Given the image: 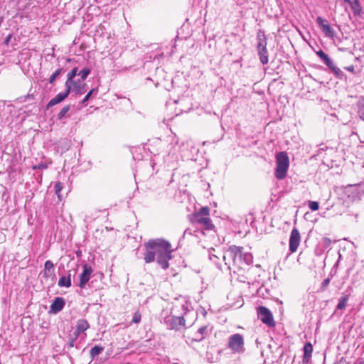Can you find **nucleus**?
<instances>
[{"instance_id": "obj_1", "label": "nucleus", "mask_w": 364, "mask_h": 364, "mask_svg": "<svg viewBox=\"0 0 364 364\" xmlns=\"http://www.w3.org/2000/svg\"><path fill=\"white\" fill-rule=\"evenodd\" d=\"M145 253L144 259L146 263H150L155 260L157 255V262L164 269L169 267L168 260L171 259V245L164 239L149 240L144 244Z\"/></svg>"}, {"instance_id": "obj_2", "label": "nucleus", "mask_w": 364, "mask_h": 364, "mask_svg": "<svg viewBox=\"0 0 364 364\" xmlns=\"http://www.w3.org/2000/svg\"><path fill=\"white\" fill-rule=\"evenodd\" d=\"M189 220L193 225H200L205 230H213L215 225L210 217V208L203 206L198 211H195L188 215Z\"/></svg>"}, {"instance_id": "obj_3", "label": "nucleus", "mask_w": 364, "mask_h": 364, "mask_svg": "<svg viewBox=\"0 0 364 364\" xmlns=\"http://www.w3.org/2000/svg\"><path fill=\"white\" fill-rule=\"evenodd\" d=\"M276 167L274 168V177L278 180H283L287 176L289 168V158L286 151L278 152L275 155Z\"/></svg>"}, {"instance_id": "obj_4", "label": "nucleus", "mask_w": 364, "mask_h": 364, "mask_svg": "<svg viewBox=\"0 0 364 364\" xmlns=\"http://www.w3.org/2000/svg\"><path fill=\"white\" fill-rule=\"evenodd\" d=\"M228 348L234 353L242 352L244 348L243 336L240 333L231 336L228 340Z\"/></svg>"}, {"instance_id": "obj_5", "label": "nucleus", "mask_w": 364, "mask_h": 364, "mask_svg": "<svg viewBox=\"0 0 364 364\" xmlns=\"http://www.w3.org/2000/svg\"><path fill=\"white\" fill-rule=\"evenodd\" d=\"M258 318L261 320L263 323L269 326H273V318L270 310L267 308L260 306L257 309Z\"/></svg>"}, {"instance_id": "obj_6", "label": "nucleus", "mask_w": 364, "mask_h": 364, "mask_svg": "<svg viewBox=\"0 0 364 364\" xmlns=\"http://www.w3.org/2000/svg\"><path fill=\"white\" fill-rule=\"evenodd\" d=\"M316 23L326 37L333 38L336 36L335 31L328 23L326 19L321 16L316 18Z\"/></svg>"}, {"instance_id": "obj_7", "label": "nucleus", "mask_w": 364, "mask_h": 364, "mask_svg": "<svg viewBox=\"0 0 364 364\" xmlns=\"http://www.w3.org/2000/svg\"><path fill=\"white\" fill-rule=\"evenodd\" d=\"M301 235L297 228H294L291 231L289 237V251L293 253L296 252L298 247L300 244Z\"/></svg>"}, {"instance_id": "obj_8", "label": "nucleus", "mask_w": 364, "mask_h": 364, "mask_svg": "<svg viewBox=\"0 0 364 364\" xmlns=\"http://www.w3.org/2000/svg\"><path fill=\"white\" fill-rule=\"evenodd\" d=\"M92 272H93V270L90 265H88V264L83 265V271L79 276L80 277L79 287L80 288L85 287V286L89 282Z\"/></svg>"}, {"instance_id": "obj_9", "label": "nucleus", "mask_w": 364, "mask_h": 364, "mask_svg": "<svg viewBox=\"0 0 364 364\" xmlns=\"http://www.w3.org/2000/svg\"><path fill=\"white\" fill-rule=\"evenodd\" d=\"M70 91H71V88L68 87H66L65 92H63V93H59L55 97L51 99L49 101V102L47 104L46 108L49 109V108L52 107L53 106H54V105H55L63 102L64 100H65L68 97V96L69 95Z\"/></svg>"}, {"instance_id": "obj_10", "label": "nucleus", "mask_w": 364, "mask_h": 364, "mask_svg": "<svg viewBox=\"0 0 364 364\" xmlns=\"http://www.w3.org/2000/svg\"><path fill=\"white\" fill-rule=\"evenodd\" d=\"M65 304V301L63 298L56 297L50 306V311L57 314L64 308Z\"/></svg>"}, {"instance_id": "obj_11", "label": "nucleus", "mask_w": 364, "mask_h": 364, "mask_svg": "<svg viewBox=\"0 0 364 364\" xmlns=\"http://www.w3.org/2000/svg\"><path fill=\"white\" fill-rule=\"evenodd\" d=\"M228 252L230 256L232 257L233 260H236L237 259H241L243 255V247H238L236 245L230 246L228 249Z\"/></svg>"}, {"instance_id": "obj_12", "label": "nucleus", "mask_w": 364, "mask_h": 364, "mask_svg": "<svg viewBox=\"0 0 364 364\" xmlns=\"http://www.w3.org/2000/svg\"><path fill=\"white\" fill-rule=\"evenodd\" d=\"M304 355L302 358L303 364L308 363L311 358L312 352H313V346L310 342H307L304 344Z\"/></svg>"}, {"instance_id": "obj_13", "label": "nucleus", "mask_w": 364, "mask_h": 364, "mask_svg": "<svg viewBox=\"0 0 364 364\" xmlns=\"http://www.w3.org/2000/svg\"><path fill=\"white\" fill-rule=\"evenodd\" d=\"M90 328V324L85 319H79L77 321L76 329L74 334L79 336L80 333L85 332Z\"/></svg>"}, {"instance_id": "obj_14", "label": "nucleus", "mask_w": 364, "mask_h": 364, "mask_svg": "<svg viewBox=\"0 0 364 364\" xmlns=\"http://www.w3.org/2000/svg\"><path fill=\"white\" fill-rule=\"evenodd\" d=\"M316 53L328 68L334 65L332 59L322 50L316 51Z\"/></svg>"}, {"instance_id": "obj_15", "label": "nucleus", "mask_w": 364, "mask_h": 364, "mask_svg": "<svg viewBox=\"0 0 364 364\" xmlns=\"http://www.w3.org/2000/svg\"><path fill=\"white\" fill-rule=\"evenodd\" d=\"M54 274V264L50 260H47L44 264L43 276L48 278Z\"/></svg>"}, {"instance_id": "obj_16", "label": "nucleus", "mask_w": 364, "mask_h": 364, "mask_svg": "<svg viewBox=\"0 0 364 364\" xmlns=\"http://www.w3.org/2000/svg\"><path fill=\"white\" fill-rule=\"evenodd\" d=\"M170 325L171 328L178 330L181 326H185L186 320L184 319L183 317H174L173 318Z\"/></svg>"}, {"instance_id": "obj_17", "label": "nucleus", "mask_w": 364, "mask_h": 364, "mask_svg": "<svg viewBox=\"0 0 364 364\" xmlns=\"http://www.w3.org/2000/svg\"><path fill=\"white\" fill-rule=\"evenodd\" d=\"M78 68L77 67H75L70 72H69L67 75V80L65 82V87H72V83L75 82L73 78L77 74Z\"/></svg>"}, {"instance_id": "obj_18", "label": "nucleus", "mask_w": 364, "mask_h": 364, "mask_svg": "<svg viewBox=\"0 0 364 364\" xmlns=\"http://www.w3.org/2000/svg\"><path fill=\"white\" fill-rule=\"evenodd\" d=\"M350 9L355 16H360L362 13V7L359 0H353Z\"/></svg>"}, {"instance_id": "obj_19", "label": "nucleus", "mask_w": 364, "mask_h": 364, "mask_svg": "<svg viewBox=\"0 0 364 364\" xmlns=\"http://www.w3.org/2000/svg\"><path fill=\"white\" fill-rule=\"evenodd\" d=\"M358 114L361 119L364 121V97H360L356 104Z\"/></svg>"}, {"instance_id": "obj_20", "label": "nucleus", "mask_w": 364, "mask_h": 364, "mask_svg": "<svg viewBox=\"0 0 364 364\" xmlns=\"http://www.w3.org/2000/svg\"><path fill=\"white\" fill-rule=\"evenodd\" d=\"M59 287H70L71 284V278H70V274H69L67 277L63 276L61 277L58 283Z\"/></svg>"}, {"instance_id": "obj_21", "label": "nucleus", "mask_w": 364, "mask_h": 364, "mask_svg": "<svg viewBox=\"0 0 364 364\" xmlns=\"http://www.w3.org/2000/svg\"><path fill=\"white\" fill-rule=\"evenodd\" d=\"M64 186L62 182L58 181L55 183L54 186V191L55 193L56 194L58 199L59 201H62L63 197V195L61 193L62 190L63 189Z\"/></svg>"}, {"instance_id": "obj_22", "label": "nucleus", "mask_w": 364, "mask_h": 364, "mask_svg": "<svg viewBox=\"0 0 364 364\" xmlns=\"http://www.w3.org/2000/svg\"><path fill=\"white\" fill-rule=\"evenodd\" d=\"M329 69H330L331 72L333 73V75H335L336 77H337L340 80H343V78L346 77V75L344 74V73L339 68H338L335 64Z\"/></svg>"}, {"instance_id": "obj_23", "label": "nucleus", "mask_w": 364, "mask_h": 364, "mask_svg": "<svg viewBox=\"0 0 364 364\" xmlns=\"http://www.w3.org/2000/svg\"><path fill=\"white\" fill-rule=\"evenodd\" d=\"M72 86H73V91L75 92L77 94L82 95L85 92V83L80 85L76 81H75L72 83Z\"/></svg>"}, {"instance_id": "obj_24", "label": "nucleus", "mask_w": 364, "mask_h": 364, "mask_svg": "<svg viewBox=\"0 0 364 364\" xmlns=\"http://www.w3.org/2000/svg\"><path fill=\"white\" fill-rule=\"evenodd\" d=\"M104 350V347L95 346L91 348L90 351V355L92 359H94L96 356L100 354Z\"/></svg>"}, {"instance_id": "obj_25", "label": "nucleus", "mask_w": 364, "mask_h": 364, "mask_svg": "<svg viewBox=\"0 0 364 364\" xmlns=\"http://www.w3.org/2000/svg\"><path fill=\"white\" fill-rule=\"evenodd\" d=\"M348 301V295H346L339 299L338 304L336 306V309L343 310L346 309Z\"/></svg>"}, {"instance_id": "obj_26", "label": "nucleus", "mask_w": 364, "mask_h": 364, "mask_svg": "<svg viewBox=\"0 0 364 364\" xmlns=\"http://www.w3.org/2000/svg\"><path fill=\"white\" fill-rule=\"evenodd\" d=\"M207 328L208 327L206 326H203L200 327L198 329V333L200 334V336L198 338H196L193 340L196 341H202L203 339H204L205 334L206 333V331H207Z\"/></svg>"}, {"instance_id": "obj_27", "label": "nucleus", "mask_w": 364, "mask_h": 364, "mask_svg": "<svg viewBox=\"0 0 364 364\" xmlns=\"http://www.w3.org/2000/svg\"><path fill=\"white\" fill-rule=\"evenodd\" d=\"M91 70L89 68H85L80 71L78 75L80 76L82 80H85L87 76L90 74Z\"/></svg>"}, {"instance_id": "obj_28", "label": "nucleus", "mask_w": 364, "mask_h": 364, "mask_svg": "<svg viewBox=\"0 0 364 364\" xmlns=\"http://www.w3.org/2000/svg\"><path fill=\"white\" fill-rule=\"evenodd\" d=\"M70 105L64 106L61 109V110L59 112V113L58 114V119H63L65 116L67 112L70 110Z\"/></svg>"}, {"instance_id": "obj_29", "label": "nucleus", "mask_w": 364, "mask_h": 364, "mask_svg": "<svg viewBox=\"0 0 364 364\" xmlns=\"http://www.w3.org/2000/svg\"><path fill=\"white\" fill-rule=\"evenodd\" d=\"M330 282H331V278L330 277H328L326 279H325L321 284V287H320V291H324L326 290L328 286L330 284Z\"/></svg>"}, {"instance_id": "obj_30", "label": "nucleus", "mask_w": 364, "mask_h": 364, "mask_svg": "<svg viewBox=\"0 0 364 364\" xmlns=\"http://www.w3.org/2000/svg\"><path fill=\"white\" fill-rule=\"evenodd\" d=\"M61 72H62V69L61 68L56 70L52 74V75L50 77L49 82L50 84L53 83L54 81L55 80L56 77L61 73Z\"/></svg>"}, {"instance_id": "obj_31", "label": "nucleus", "mask_w": 364, "mask_h": 364, "mask_svg": "<svg viewBox=\"0 0 364 364\" xmlns=\"http://www.w3.org/2000/svg\"><path fill=\"white\" fill-rule=\"evenodd\" d=\"M141 314L139 310H137L133 316L132 322L134 323H139L141 321Z\"/></svg>"}, {"instance_id": "obj_32", "label": "nucleus", "mask_w": 364, "mask_h": 364, "mask_svg": "<svg viewBox=\"0 0 364 364\" xmlns=\"http://www.w3.org/2000/svg\"><path fill=\"white\" fill-rule=\"evenodd\" d=\"M309 208L312 211H316L319 208V204L317 201H309Z\"/></svg>"}, {"instance_id": "obj_33", "label": "nucleus", "mask_w": 364, "mask_h": 364, "mask_svg": "<svg viewBox=\"0 0 364 364\" xmlns=\"http://www.w3.org/2000/svg\"><path fill=\"white\" fill-rule=\"evenodd\" d=\"M95 91V89L90 90V92L85 95V97L82 100V103L85 104L86 102H87Z\"/></svg>"}, {"instance_id": "obj_34", "label": "nucleus", "mask_w": 364, "mask_h": 364, "mask_svg": "<svg viewBox=\"0 0 364 364\" xmlns=\"http://www.w3.org/2000/svg\"><path fill=\"white\" fill-rule=\"evenodd\" d=\"M259 55H260L261 62L263 64H266L268 62L267 56L264 53H263L262 51H259Z\"/></svg>"}, {"instance_id": "obj_35", "label": "nucleus", "mask_w": 364, "mask_h": 364, "mask_svg": "<svg viewBox=\"0 0 364 364\" xmlns=\"http://www.w3.org/2000/svg\"><path fill=\"white\" fill-rule=\"evenodd\" d=\"M78 336H76L75 334H74V336L70 339V342H69V346L70 347H73L74 346V344H75V342L76 341V339L77 338Z\"/></svg>"}, {"instance_id": "obj_36", "label": "nucleus", "mask_w": 364, "mask_h": 364, "mask_svg": "<svg viewBox=\"0 0 364 364\" xmlns=\"http://www.w3.org/2000/svg\"><path fill=\"white\" fill-rule=\"evenodd\" d=\"M345 69L353 73V72H354L355 68L352 65H350V66H348V67H345Z\"/></svg>"}, {"instance_id": "obj_37", "label": "nucleus", "mask_w": 364, "mask_h": 364, "mask_svg": "<svg viewBox=\"0 0 364 364\" xmlns=\"http://www.w3.org/2000/svg\"><path fill=\"white\" fill-rule=\"evenodd\" d=\"M33 168L34 169H36V168H47V166L45 165V164H41V165L34 166Z\"/></svg>"}, {"instance_id": "obj_38", "label": "nucleus", "mask_w": 364, "mask_h": 364, "mask_svg": "<svg viewBox=\"0 0 364 364\" xmlns=\"http://www.w3.org/2000/svg\"><path fill=\"white\" fill-rule=\"evenodd\" d=\"M279 100H282V102L283 103L284 100L287 101V98L286 97H283L282 98L279 97Z\"/></svg>"}, {"instance_id": "obj_39", "label": "nucleus", "mask_w": 364, "mask_h": 364, "mask_svg": "<svg viewBox=\"0 0 364 364\" xmlns=\"http://www.w3.org/2000/svg\"><path fill=\"white\" fill-rule=\"evenodd\" d=\"M344 2L348 4L350 6L352 5L353 1L351 0H344Z\"/></svg>"}, {"instance_id": "obj_40", "label": "nucleus", "mask_w": 364, "mask_h": 364, "mask_svg": "<svg viewBox=\"0 0 364 364\" xmlns=\"http://www.w3.org/2000/svg\"><path fill=\"white\" fill-rule=\"evenodd\" d=\"M10 38H11V36H9L6 38V41H5V43H6V44H8V43H9V41H10Z\"/></svg>"}, {"instance_id": "obj_41", "label": "nucleus", "mask_w": 364, "mask_h": 364, "mask_svg": "<svg viewBox=\"0 0 364 364\" xmlns=\"http://www.w3.org/2000/svg\"><path fill=\"white\" fill-rule=\"evenodd\" d=\"M274 301L278 302V303H279V304H281V305L282 304V301H279V299H274Z\"/></svg>"}, {"instance_id": "obj_42", "label": "nucleus", "mask_w": 364, "mask_h": 364, "mask_svg": "<svg viewBox=\"0 0 364 364\" xmlns=\"http://www.w3.org/2000/svg\"><path fill=\"white\" fill-rule=\"evenodd\" d=\"M283 311H284V309H283V308L281 306V307L279 308V312H280V314H283Z\"/></svg>"}, {"instance_id": "obj_43", "label": "nucleus", "mask_w": 364, "mask_h": 364, "mask_svg": "<svg viewBox=\"0 0 364 364\" xmlns=\"http://www.w3.org/2000/svg\"><path fill=\"white\" fill-rule=\"evenodd\" d=\"M358 364H364V361L363 360H360Z\"/></svg>"}, {"instance_id": "obj_44", "label": "nucleus", "mask_w": 364, "mask_h": 364, "mask_svg": "<svg viewBox=\"0 0 364 364\" xmlns=\"http://www.w3.org/2000/svg\"><path fill=\"white\" fill-rule=\"evenodd\" d=\"M261 46H262V44L259 43V46H258L259 48H260Z\"/></svg>"}, {"instance_id": "obj_45", "label": "nucleus", "mask_w": 364, "mask_h": 364, "mask_svg": "<svg viewBox=\"0 0 364 364\" xmlns=\"http://www.w3.org/2000/svg\"><path fill=\"white\" fill-rule=\"evenodd\" d=\"M363 193H364V191H363Z\"/></svg>"}, {"instance_id": "obj_46", "label": "nucleus", "mask_w": 364, "mask_h": 364, "mask_svg": "<svg viewBox=\"0 0 364 364\" xmlns=\"http://www.w3.org/2000/svg\"><path fill=\"white\" fill-rule=\"evenodd\" d=\"M0 364H1V363H0Z\"/></svg>"}]
</instances>
